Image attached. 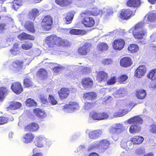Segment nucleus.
Returning <instances> with one entry per match:
<instances>
[{"label":"nucleus","instance_id":"nucleus-1","mask_svg":"<svg viewBox=\"0 0 156 156\" xmlns=\"http://www.w3.org/2000/svg\"><path fill=\"white\" fill-rule=\"evenodd\" d=\"M127 122L128 124H131L129 129L130 133L135 134L141 131V127L140 125L143 123V120L139 115L130 118L127 120Z\"/></svg>","mask_w":156,"mask_h":156},{"label":"nucleus","instance_id":"nucleus-2","mask_svg":"<svg viewBox=\"0 0 156 156\" xmlns=\"http://www.w3.org/2000/svg\"><path fill=\"white\" fill-rule=\"evenodd\" d=\"M99 14V12L97 11L94 12H91L88 10L85 11L81 14L83 19L82 21V23L86 27H92L95 24V21L91 16H97Z\"/></svg>","mask_w":156,"mask_h":156},{"label":"nucleus","instance_id":"nucleus-3","mask_svg":"<svg viewBox=\"0 0 156 156\" xmlns=\"http://www.w3.org/2000/svg\"><path fill=\"white\" fill-rule=\"evenodd\" d=\"M144 23L142 22L138 23L134 26L133 34L135 39H142L147 35L146 30L144 28Z\"/></svg>","mask_w":156,"mask_h":156},{"label":"nucleus","instance_id":"nucleus-4","mask_svg":"<svg viewBox=\"0 0 156 156\" xmlns=\"http://www.w3.org/2000/svg\"><path fill=\"white\" fill-rule=\"evenodd\" d=\"M110 144V142L107 140L104 139L101 140L98 144H91L88 147L90 150L92 149H97L98 152L102 153L108 149Z\"/></svg>","mask_w":156,"mask_h":156},{"label":"nucleus","instance_id":"nucleus-5","mask_svg":"<svg viewBox=\"0 0 156 156\" xmlns=\"http://www.w3.org/2000/svg\"><path fill=\"white\" fill-rule=\"evenodd\" d=\"M62 41L61 38L53 35L48 36L45 39V42L50 48H52L55 46H59Z\"/></svg>","mask_w":156,"mask_h":156},{"label":"nucleus","instance_id":"nucleus-6","mask_svg":"<svg viewBox=\"0 0 156 156\" xmlns=\"http://www.w3.org/2000/svg\"><path fill=\"white\" fill-rule=\"evenodd\" d=\"M127 131V128L121 123H116L115 126H111L109 129V133L113 135H118Z\"/></svg>","mask_w":156,"mask_h":156},{"label":"nucleus","instance_id":"nucleus-7","mask_svg":"<svg viewBox=\"0 0 156 156\" xmlns=\"http://www.w3.org/2000/svg\"><path fill=\"white\" fill-rule=\"evenodd\" d=\"M90 115L92 119L95 120H101L107 119L109 117L107 113L102 112H92Z\"/></svg>","mask_w":156,"mask_h":156},{"label":"nucleus","instance_id":"nucleus-8","mask_svg":"<svg viewBox=\"0 0 156 156\" xmlns=\"http://www.w3.org/2000/svg\"><path fill=\"white\" fill-rule=\"evenodd\" d=\"M52 23V18L49 16H45L42 19L41 26L44 30L48 31L51 29Z\"/></svg>","mask_w":156,"mask_h":156},{"label":"nucleus","instance_id":"nucleus-9","mask_svg":"<svg viewBox=\"0 0 156 156\" xmlns=\"http://www.w3.org/2000/svg\"><path fill=\"white\" fill-rule=\"evenodd\" d=\"M124 40L122 39L118 38L115 39L112 44L113 49L116 51H121L124 48L125 45Z\"/></svg>","mask_w":156,"mask_h":156},{"label":"nucleus","instance_id":"nucleus-10","mask_svg":"<svg viewBox=\"0 0 156 156\" xmlns=\"http://www.w3.org/2000/svg\"><path fill=\"white\" fill-rule=\"evenodd\" d=\"M11 89L14 93L17 95L22 93L23 91L22 85L18 82L13 83L11 86Z\"/></svg>","mask_w":156,"mask_h":156},{"label":"nucleus","instance_id":"nucleus-11","mask_svg":"<svg viewBox=\"0 0 156 156\" xmlns=\"http://www.w3.org/2000/svg\"><path fill=\"white\" fill-rule=\"evenodd\" d=\"M90 45L87 43L84 44L78 48L77 53L79 55L84 56L87 55L90 49Z\"/></svg>","mask_w":156,"mask_h":156},{"label":"nucleus","instance_id":"nucleus-12","mask_svg":"<svg viewBox=\"0 0 156 156\" xmlns=\"http://www.w3.org/2000/svg\"><path fill=\"white\" fill-rule=\"evenodd\" d=\"M120 66L123 68H128L131 66L133 62L131 58L129 57L122 58L119 62Z\"/></svg>","mask_w":156,"mask_h":156},{"label":"nucleus","instance_id":"nucleus-13","mask_svg":"<svg viewBox=\"0 0 156 156\" xmlns=\"http://www.w3.org/2000/svg\"><path fill=\"white\" fill-rule=\"evenodd\" d=\"M81 83L85 89L91 88L93 85L94 82L92 79L89 77H84L82 79Z\"/></svg>","mask_w":156,"mask_h":156},{"label":"nucleus","instance_id":"nucleus-14","mask_svg":"<svg viewBox=\"0 0 156 156\" xmlns=\"http://www.w3.org/2000/svg\"><path fill=\"white\" fill-rule=\"evenodd\" d=\"M133 16V11L129 9H122L120 14V18L122 20H127Z\"/></svg>","mask_w":156,"mask_h":156},{"label":"nucleus","instance_id":"nucleus-15","mask_svg":"<svg viewBox=\"0 0 156 156\" xmlns=\"http://www.w3.org/2000/svg\"><path fill=\"white\" fill-rule=\"evenodd\" d=\"M108 77V73L103 71L97 72L96 76V80L98 82H101L106 81Z\"/></svg>","mask_w":156,"mask_h":156},{"label":"nucleus","instance_id":"nucleus-16","mask_svg":"<svg viewBox=\"0 0 156 156\" xmlns=\"http://www.w3.org/2000/svg\"><path fill=\"white\" fill-rule=\"evenodd\" d=\"M79 107L78 104L74 102H70L69 104H66L63 106V109L69 112H71Z\"/></svg>","mask_w":156,"mask_h":156},{"label":"nucleus","instance_id":"nucleus-17","mask_svg":"<svg viewBox=\"0 0 156 156\" xmlns=\"http://www.w3.org/2000/svg\"><path fill=\"white\" fill-rule=\"evenodd\" d=\"M39 128V126L37 123L32 122L25 126L24 128V129L26 132H35L38 130Z\"/></svg>","mask_w":156,"mask_h":156},{"label":"nucleus","instance_id":"nucleus-18","mask_svg":"<svg viewBox=\"0 0 156 156\" xmlns=\"http://www.w3.org/2000/svg\"><path fill=\"white\" fill-rule=\"evenodd\" d=\"M59 96L61 99L66 98L70 93V90L69 88L65 87L61 88L58 92Z\"/></svg>","mask_w":156,"mask_h":156},{"label":"nucleus","instance_id":"nucleus-19","mask_svg":"<svg viewBox=\"0 0 156 156\" xmlns=\"http://www.w3.org/2000/svg\"><path fill=\"white\" fill-rule=\"evenodd\" d=\"M146 71V68L144 66H139L135 72V75L137 78H140L144 76Z\"/></svg>","mask_w":156,"mask_h":156},{"label":"nucleus","instance_id":"nucleus-20","mask_svg":"<svg viewBox=\"0 0 156 156\" xmlns=\"http://www.w3.org/2000/svg\"><path fill=\"white\" fill-rule=\"evenodd\" d=\"M21 107L22 104L20 102L12 101L11 102L9 106L6 108V109L7 111H9L11 110L19 109Z\"/></svg>","mask_w":156,"mask_h":156},{"label":"nucleus","instance_id":"nucleus-21","mask_svg":"<svg viewBox=\"0 0 156 156\" xmlns=\"http://www.w3.org/2000/svg\"><path fill=\"white\" fill-rule=\"evenodd\" d=\"M23 83L24 88H30L33 86V82L32 78L27 74H26L23 79Z\"/></svg>","mask_w":156,"mask_h":156},{"label":"nucleus","instance_id":"nucleus-22","mask_svg":"<svg viewBox=\"0 0 156 156\" xmlns=\"http://www.w3.org/2000/svg\"><path fill=\"white\" fill-rule=\"evenodd\" d=\"M147 95L146 91L143 89H137L136 90L135 96L138 99H144L146 97Z\"/></svg>","mask_w":156,"mask_h":156},{"label":"nucleus","instance_id":"nucleus-23","mask_svg":"<svg viewBox=\"0 0 156 156\" xmlns=\"http://www.w3.org/2000/svg\"><path fill=\"white\" fill-rule=\"evenodd\" d=\"M102 132L99 130H93L89 132L88 136L90 138L96 139L100 136L101 135Z\"/></svg>","mask_w":156,"mask_h":156},{"label":"nucleus","instance_id":"nucleus-24","mask_svg":"<svg viewBox=\"0 0 156 156\" xmlns=\"http://www.w3.org/2000/svg\"><path fill=\"white\" fill-rule=\"evenodd\" d=\"M24 28L28 31L32 33L35 32L34 23L30 21H26L24 25Z\"/></svg>","mask_w":156,"mask_h":156},{"label":"nucleus","instance_id":"nucleus-25","mask_svg":"<svg viewBox=\"0 0 156 156\" xmlns=\"http://www.w3.org/2000/svg\"><path fill=\"white\" fill-rule=\"evenodd\" d=\"M36 75L37 76L43 80L48 76L47 71L43 68L40 69L36 73Z\"/></svg>","mask_w":156,"mask_h":156},{"label":"nucleus","instance_id":"nucleus-26","mask_svg":"<svg viewBox=\"0 0 156 156\" xmlns=\"http://www.w3.org/2000/svg\"><path fill=\"white\" fill-rule=\"evenodd\" d=\"M55 3L61 7H66L70 5L72 3V0H55Z\"/></svg>","mask_w":156,"mask_h":156},{"label":"nucleus","instance_id":"nucleus-27","mask_svg":"<svg viewBox=\"0 0 156 156\" xmlns=\"http://www.w3.org/2000/svg\"><path fill=\"white\" fill-rule=\"evenodd\" d=\"M39 14V10L37 9H32L28 13V16L29 19L34 20Z\"/></svg>","mask_w":156,"mask_h":156},{"label":"nucleus","instance_id":"nucleus-28","mask_svg":"<svg viewBox=\"0 0 156 156\" xmlns=\"http://www.w3.org/2000/svg\"><path fill=\"white\" fill-rule=\"evenodd\" d=\"M35 137L34 135L30 132L25 134L23 136V138L24 140V142L26 143L32 142Z\"/></svg>","mask_w":156,"mask_h":156},{"label":"nucleus","instance_id":"nucleus-29","mask_svg":"<svg viewBox=\"0 0 156 156\" xmlns=\"http://www.w3.org/2000/svg\"><path fill=\"white\" fill-rule=\"evenodd\" d=\"M84 98L88 100H90L92 101H94L97 97L96 94L93 92H88L85 93L83 95Z\"/></svg>","mask_w":156,"mask_h":156},{"label":"nucleus","instance_id":"nucleus-30","mask_svg":"<svg viewBox=\"0 0 156 156\" xmlns=\"http://www.w3.org/2000/svg\"><path fill=\"white\" fill-rule=\"evenodd\" d=\"M147 76L149 79L153 81H156V69L150 70L147 74ZM154 88H156V85L153 87Z\"/></svg>","mask_w":156,"mask_h":156},{"label":"nucleus","instance_id":"nucleus-31","mask_svg":"<svg viewBox=\"0 0 156 156\" xmlns=\"http://www.w3.org/2000/svg\"><path fill=\"white\" fill-rule=\"evenodd\" d=\"M144 139L140 136H135L131 138V141L134 144H139L142 143Z\"/></svg>","mask_w":156,"mask_h":156},{"label":"nucleus","instance_id":"nucleus-32","mask_svg":"<svg viewBox=\"0 0 156 156\" xmlns=\"http://www.w3.org/2000/svg\"><path fill=\"white\" fill-rule=\"evenodd\" d=\"M23 61L18 59H16L13 62L12 66L16 69L18 70L23 68Z\"/></svg>","mask_w":156,"mask_h":156},{"label":"nucleus","instance_id":"nucleus-33","mask_svg":"<svg viewBox=\"0 0 156 156\" xmlns=\"http://www.w3.org/2000/svg\"><path fill=\"white\" fill-rule=\"evenodd\" d=\"M140 3L141 2L139 0H129L126 2V5L130 7H137Z\"/></svg>","mask_w":156,"mask_h":156},{"label":"nucleus","instance_id":"nucleus-34","mask_svg":"<svg viewBox=\"0 0 156 156\" xmlns=\"http://www.w3.org/2000/svg\"><path fill=\"white\" fill-rule=\"evenodd\" d=\"M34 114L38 118H42L46 116L45 112L39 108H35L33 110Z\"/></svg>","mask_w":156,"mask_h":156},{"label":"nucleus","instance_id":"nucleus-35","mask_svg":"<svg viewBox=\"0 0 156 156\" xmlns=\"http://www.w3.org/2000/svg\"><path fill=\"white\" fill-rule=\"evenodd\" d=\"M44 141V139L43 137L38 136L36 138L34 143L35 145L39 147H43Z\"/></svg>","mask_w":156,"mask_h":156},{"label":"nucleus","instance_id":"nucleus-36","mask_svg":"<svg viewBox=\"0 0 156 156\" xmlns=\"http://www.w3.org/2000/svg\"><path fill=\"white\" fill-rule=\"evenodd\" d=\"M96 104V101H92L91 102L86 101L85 102L83 108L86 110H90L92 109Z\"/></svg>","mask_w":156,"mask_h":156},{"label":"nucleus","instance_id":"nucleus-37","mask_svg":"<svg viewBox=\"0 0 156 156\" xmlns=\"http://www.w3.org/2000/svg\"><path fill=\"white\" fill-rule=\"evenodd\" d=\"M69 33L73 35H84L85 34V31L83 30L73 29H71Z\"/></svg>","mask_w":156,"mask_h":156},{"label":"nucleus","instance_id":"nucleus-38","mask_svg":"<svg viewBox=\"0 0 156 156\" xmlns=\"http://www.w3.org/2000/svg\"><path fill=\"white\" fill-rule=\"evenodd\" d=\"M8 89L5 87H0V101H2L8 92Z\"/></svg>","mask_w":156,"mask_h":156},{"label":"nucleus","instance_id":"nucleus-39","mask_svg":"<svg viewBox=\"0 0 156 156\" xmlns=\"http://www.w3.org/2000/svg\"><path fill=\"white\" fill-rule=\"evenodd\" d=\"M25 104L27 106L35 107L37 105V103L33 99L30 98L27 99L25 101Z\"/></svg>","mask_w":156,"mask_h":156},{"label":"nucleus","instance_id":"nucleus-40","mask_svg":"<svg viewBox=\"0 0 156 156\" xmlns=\"http://www.w3.org/2000/svg\"><path fill=\"white\" fill-rule=\"evenodd\" d=\"M74 16L73 14L71 12H69L65 18L66 24H69L71 23Z\"/></svg>","mask_w":156,"mask_h":156},{"label":"nucleus","instance_id":"nucleus-41","mask_svg":"<svg viewBox=\"0 0 156 156\" xmlns=\"http://www.w3.org/2000/svg\"><path fill=\"white\" fill-rule=\"evenodd\" d=\"M108 46L106 43H101L99 44L97 46L98 50L100 51H102L107 50L108 49Z\"/></svg>","mask_w":156,"mask_h":156},{"label":"nucleus","instance_id":"nucleus-42","mask_svg":"<svg viewBox=\"0 0 156 156\" xmlns=\"http://www.w3.org/2000/svg\"><path fill=\"white\" fill-rule=\"evenodd\" d=\"M128 50L131 53H133L137 52L139 50V47L137 45L135 44H130L128 47Z\"/></svg>","mask_w":156,"mask_h":156},{"label":"nucleus","instance_id":"nucleus-43","mask_svg":"<svg viewBox=\"0 0 156 156\" xmlns=\"http://www.w3.org/2000/svg\"><path fill=\"white\" fill-rule=\"evenodd\" d=\"M22 5L23 2L22 0H14L13 2L12 7L14 9H16L22 6Z\"/></svg>","mask_w":156,"mask_h":156},{"label":"nucleus","instance_id":"nucleus-44","mask_svg":"<svg viewBox=\"0 0 156 156\" xmlns=\"http://www.w3.org/2000/svg\"><path fill=\"white\" fill-rule=\"evenodd\" d=\"M33 44L31 42H27L25 44H22L21 48L24 50H28L30 49L32 47Z\"/></svg>","mask_w":156,"mask_h":156},{"label":"nucleus","instance_id":"nucleus-45","mask_svg":"<svg viewBox=\"0 0 156 156\" xmlns=\"http://www.w3.org/2000/svg\"><path fill=\"white\" fill-rule=\"evenodd\" d=\"M41 150L37 147H35L33 150L32 152L33 154L31 156H43V154L40 152Z\"/></svg>","mask_w":156,"mask_h":156},{"label":"nucleus","instance_id":"nucleus-46","mask_svg":"<svg viewBox=\"0 0 156 156\" xmlns=\"http://www.w3.org/2000/svg\"><path fill=\"white\" fill-rule=\"evenodd\" d=\"M149 131L153 134L156 135V123H153L150 126Z\"/></svg>","mask_w":156,"mask_h":156},{"label":"nucleus","instance_id":"nucleus-47","mask_svg":"<svg viewBox=\"0 0 156 156\" xmlns=\"http://www.w3.org/2000/svg\"><path fill=\"white\" fill-rule=\"evenodd\" d=\"M147 19L149 21L151 22L156 21V14L152 13L150 14L148 16Z\"/></svg>","mask_w":156,"mask_h":156},{"label":"nucleus","instance_id":"nucleus-48","mask_svg":"<svg viewBox=\"0 0 156 156\" xmlns=\"http://www.w3.org/2000/svg\"><path fill=\"white\" fill-rule=\"evenodd\" d=\"M128 78V76L126 74L122 75L118 78V82L120 83H124V82L127 80Z\"/></svg>","mask_w":156,"mask_h":156},{"label":"nucleus","instance_id":"nucleus-49","mask_svg":"<svg viewBox=\"0 0 156 156\" xmlns=\"http://www.w3.org/2000/svg\"><path fill=\"white\" fill-rule=\"evenodd\" d=\"M9 120L8 118L5 117L4 116L0 117V125L7 123Z\"/></svg>","mask_w":156,"mask_h":156},{"label":"nucleus","instance_id":"nucleus-50","mask_svg":"<svg viewBox=\"0 0 156 156\" xmlns=\"http://www.w3.org/2000/svg\"><path fill=\"white\" fill-rule=\"evenodd\" d=\"M48 100L50 103L52 105H55L57 104V101L52 95H49Z\"/></svg>","mask_w":156,"mask_h":156},{"label":"nucleus","instance_id":"nucleus-51","mask_svg":"<svg viewBox=\"0 0 156 156\" xmlns=\"http://www.w3.org/2000/svg\"><path fill=\"white\" fill-rule=\"evenodd\" d=\"M116 78L115 76L111 77L107 82V84L108 85H111L114 84L116 82Z\"/></svg>","mask_w":156,"mask_h":156},{"label":"nucleus","instance_id":"nucleus-52","mask_svg":"<svg viewBox=\"0 0 156 156\" xmlns=\"http://www.w3.org/2000/svg\"><path fill=\"white\" fill-rule=\"evenodd\" d=\"M27 37V34L25 32H23L18 35V38L20 40L22 41L26 40Z\"/></svg>","mask_w":156,"mask_h":156},{"label":"nucleus","instance_id":"nucleus-53","mask_svg":"<svg viewBox=\"0 0 156 156\" xmlns=\"http://www.w3.org/2000/svg\"><path fill=\"white\" fill-rule=\"evenodd\" d=\"M62 69V66L58 64V66H55L52 69L53 72L57 73H58Z\"/></svg>","mask_w":156,"mask_h":156},{"label":"nucleus","instance_id":"nucleus-54","mask_svg":"<svg viewBox=\"0 0 156 156\" xmlns=\"http://www.w3.org/2000/svg\"><path fill=\"white\" fill-rule=\"evenodd\" d=\"M19 44L17 42L15 43L11 49H14L19 53L20 52L19 49Z\"/></svg>","mask_w":156,"mask_h":156},{"label":"nucleus","instance_id":"nucleus-55","mask_svg":"<svg viewBox=\"0 0 156 156\" xmlns=\"http://www.w3.org/2000/svg\"><path fill=\"white\" fill-rule=\"evenodd\" d=\"M106 15L109 16L112 15L113 13V9L110 7H108L106 9Z\"/></svg>","mask_w":156,"mask_h":156},{"label":"nucleus","instance_id":"nucleus-56","mask_svg":"<svg viewBox=\"0 0 156 156\" xmlns=\"http://www.w3.org/2000/svg\"><path fill=\"white\" fill-rule=\"evenodd\" d=\"M112 60L109 59H104L103 60L102 63L104 65H108L111 64Z\"/></svg>","mask_w":156,"mask_h":156},{"label":"nucleus","instance_id":"nucleus-57","mask_svg":"<svg viewBox=\"0 0 156 156\" xmlns=\"http://www.w3.org/2000/svg\"><path fill=\"white\" fill-rule=\"evenodd\" d=\"M136 105V104H134L133 102H131L127 105V106L130 110H131Z\"/></svg>","mask_w":156,"mask_h":156},{"label":"nucleus","instance_id":"nucleus-58","mask_svg":"<svg viewBox=\"0 0 156 156\" xmlns=\"http://www.w3.org/2000/svg\"><path fill=\"white\" fill-rule=\"evenodd\" d=\"M6 25L4 23H0V32H2L5 30Z\"/></svg>","mask_w":156,"mask_h":156},{"label":"nucleus","instance_id":"nucleus-59","mask_svg":"<svg viewBox=\"0 0 156 156\" xmlns=\"http://www.w3.org/2000/svg\"><path fill=\"white\" fill-rule=\"evenodd\" d=\"M9 51L11 54L13 56L16 55L19 53L18 52H17L14 49H11Z\"/></svg>","mask_w":156,"mask_h":156},{"label":"nucleus","instance_id":"nucleus-60","mask_svg":"<svg viewBox=\"0 0 156 156\" xmlns=\"http://www.w3.org/2000/svg\"><path fill=\"white\" fill-rule=\"evenodd\" d=\"M27 40H34L35 39V37L33 35L28 34H27Z\"/></svg>","mask_w":156,"mask_h":156},{"label":"nucleus","instance_id":"nucleus-61","mask_svg":"<svg viewBox=\"0 0 156 156\" xmlns=\"http://www.w3.org/2000/svg\"><path fill=\"white\" fill-rule=\"evenodd\" d=\"M128 111H125V110H122L120 114H119V116H122L125 115L127 113Z\"/></svg>","mask_w":156,"mask_h":156},{"label":"nucleus","instance_id":"nucleus-62","mask_svg":"<svg viewBox=\"0 0 156 156\" xmlns=\"http://www.w3.org/2000/svg\"><path fill=\"white\" fill-rule=\"evenodd\" d=\"M41 100L44 104H46L48 103V101L47 99L45 98H41Z\"/></svg>","mask_w":156,"mask_h":156},{"label":"nucleus","instance_id":"nucleus-63","mask_svg":"<svg viewBox=\"0 0 156 156\" xmlns=\"http://www.w3.org/2000/svg\"><path fill=\"white\" fill-rule=\"evenodd\" d=\"M143 156H154V155L153 153L149 152L145 154Z\"/></svg>","mask_w":156,"mask_h":156},{"label":"nucleus","instance_id":"nucleus-64","mask_svg":"<svg viewBox=\"0 0 156 156\" xmlns=\"http://www.w3.org/2000/svg\"><path fill=\"white\" fill-rule=\"evenodd\" d=\"M88 156H99V155L95 152H93L90 154Z\"/></svg>","mask_w":156,"mask_h":156}]
</instances>
